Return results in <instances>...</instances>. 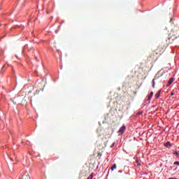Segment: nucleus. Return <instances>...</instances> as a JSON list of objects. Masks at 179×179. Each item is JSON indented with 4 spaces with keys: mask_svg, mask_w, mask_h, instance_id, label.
<instances>
[{
    "mask_svg": "<svg viewBox=\"0 0 179 179\" xmlns=\"http://www.w3.org/2000/svg\"><path fill=\"white\" fill-rule=\"evenodd\" d=\"M164 51V48H163V45H159L156 50V54H162Z\"/></svg>",
    "mask_w": 179,
    "mask_h": 179,
    "instance_id": "obj_1",
    "label": "nucleus"
},
{
    "mask_svg": "<svg viewBox=\"0 0 179 179\" xmlns=\"http://www.w3.org/2000/svg\"><path fill=\"white\" fill-rule=\"evenodd\" d=\"M176 36H177V31L171 30L169 34V37L168 38V40H171L172 37H176Z\"/></svg>",
    "mask_w": 179,
    "mask_h": 179,
    "instance_id": "obj_2",
    "label": "nucleus"
},
{
    "mask_svg": "<svg viewBox=\"0 0 179 179\" xmlns=\"http://www.w3.org/2000/svg\"><path fill=\"white\" fill-rule=\"evenodd\" d=\"M21 179H30V176L26 173L22 176Z\"/></svg>",
    "mask_w": 179,
    "mask_h": 179,
    "instance_id": "obj_3",
    "label": "nucleus"
},
{
    "mask_svg": "<svg viewBox=\"0 0 179 179\" xmlns=\"http://www.w3.org/2000/svg\"><path fill=\"white\" fill-rule=\"evenodd\" d=\"M125 129H126L125 126H122V127H120V129H119V133H120V134H124Z\"/></svg>",
    "mask_w": 179,
    "mask_h": 179,
    "instance_id": "obj_4",
    "label": "nucleus"
},
{
    "mask_svg": "<svg viewBox=\"0 0 179 179\" xmlns=\"http://www.w3.org/2000/svg\"><path fill=\"white\" fill-rule=\"evenodd\" d=\"M173 82H174V78H170V80L168 81L167 86H170V85H171V83H173Z\"/></svg>",
    "mask_w": 179,
    "mask_h": 179,
    "instance_id": "obj_5",
    "label": "nucleus"
},
{
    "mask_svg": "<svg viewBox=\"0 0 179 179\" xmlns=\"http://www.w3.org/2000/svg\"><path fill=\"white\" fill-rule=\"evenodd\" d=\"M165 148H171V143H170V141H168L166 143L164 144Z\"/></svg>",
    "mask_w": 179,
    "mask_h": 179,
    "instance_id": "obj_6",
    "label": "nucleus"
},
{
    "mask_svg": "<svg viewBox=\"0 0 179 179\" xmlns=\"http://www.w3.org/2000/svg\"><path fill=\"white\" fill-rule=\"evenodd\" d=\"M152 97H153V92H151L150 94L148 95V100H152Z\"/></svg>",
    "mask_w": 179,
    "mask_h": 179,
    "instance_id": "obj_7",
    "label": "nucleus"
},
{
    "mask_svg": "<svg viewBox=\"0 0 179 179\" xmlns=\"http://www.w3.org/2000/svg\"><path fill=\"white\" fill-rule=\"evenodd\" d=\"M160 93H161V91H159V92L155 94V99H159V97H160Z\"/></svg>",
    "mask_w": 179,
    "mask_h": 179,
    "instance_id": "obj_8",
    "label": "nucleus"
},
{
    "mask_svg": "<svg viewBox=\"0 0 179 179\" xmlns=\"http://www.w3.org/2000/svg\"><path fill=\"white\" fill-rule=\"evenodd\" d=\"M115 169H117V164H114L113 166L111 167L110 170H112V171H114Z\"/></svg>",
    "mask_w": 179,
    "mask_h": 179,
    "instance_id": "obj_9",
    "label": "nucleus"
},
{
    "mask_svg": "<svg viewBox=\"0 0 179 179\" xmlns=\"http://www.w3.org/2000/svg\"><path fill=\"white\" fill-rule=\"evenodd\" d=\"M155 78L152 80V87L153 89H155Z\"/></svg>",
    "mask_w": 179,
    "mask_h": 179,
    "instance_id": "obj_10",
    "label": "nucleus"
},
{
    "mask_svg": "<svg viewBox=\"0 0 179 179\" xmlns=\"http://www.w3.org/2000/svg\"><path fill=\"white\" fill-rule=\"evenodd\" d=\"M87 179H93V175H90Z\"/></svg>",
    "mask_w": 179,
    "mask_h": 179,
    "instance_id": "obj_11",
    "label": "nucleus"
},
{
    "mask_svg": "<svg viewBox=\"0 0 179 179\" xmlns=\"http://www.w3.org/2000/svg\"><path fill=\"white\" fill-rule=\"evenodd\" d=\"M174 164H176V166H179V162H175Z\"/></svg>",
    "mask_w": 179,
    "mask_h": 179,
    "instance_id": "obj_12",
    "label": "nucleus"
},
{
    "mask_svg": "<svg viewBox=\"0 0 179 179\" xmlns=\"http://www.w3.org/2000/svg\"><path fill=\"white\" fill-rule=\"evenodd\" d=\"M98 157H101V152L98 153Z\"/></svg>",
    "mask_w": 179,
    "mask_h": 179,
    "instance_id": "obj_13",
    "label": "nucleus"
},
{
    "mask_svg": "<svg viewBox=\"0 0 179 179\" xmlns=\"http://www.w3.org/2000/svg\"><path fill=\"white\" fill-rule=\"evenodd\" d=\"M174 155H178V152L176 151V152H174Z\"/></svg>",
    "mask_w": 179,
    "mask_h": 179,
    "instance_id": "obj_14",
    "label": "nucleus"
},
{
    "mask_svg": "<svg viewBox=\"0 0 179 179\" xmlns=\"http://www.w3.org/2000/svg\"><path fill=\"white\" fill-rule=\"evenodd\" d=\"M171 96H173L174 95V92H171Z\"/></svg>",
    "mask_w": 179,
    "mask_h": 179,
    "instance_id": "obj_15",
    "label": "nucleus"
},
{
    "mask_svg": "<svg viewBox=\"0 0 179 179\" xmlns=\"http://www.w3.org/2000/svg\"><path fill=\"white\" fill-rule=\"evenodd\" d=\"M11 162H13V159L10 158Z\"/></svg>",
    "mask_w": 179,
    "mask_h": 179,
    "instance_id": "obj_16",
    "label": "nucleus"
},
{
    "mask_svg": "<svg viewBox=\"0 0 179 179\" xmlns=\"http://www.w3.org/2000/svg\"><path fill=\"white\" fill-rule=\"evenodd\" d=\"M173 21V18H171V22H172Z\"/></svg>",
    "mask_w": 179,
    "mask_h": 179,
    "instance_id": "obj_17",
    "label": "nucleus"
},
{
    "mask_svg": "<svg viewBox=\"0 0 179 179\" xmlns=\"http://www.w3.org/2000/svg\"><path fill=\"white\" fill-rule=\"evenodd\" d=\"M14 104H16V102L13 101Z\"/></svg>",
    "mask_w": 179,
    "mask_h": 179,
    "instance_id": "obj_18",
    "label": "nucleus"
},
{
    "mask_svg": "<svg viewBox=\"0 0 179 179\" xmlns=\"http://www.w3.org/2000/svg\"><path fill=\"white\" fill-rule=\"evenodd\" d=\"M169 43H173V41H171V42H169Z\"/></svg>",
    "mask_w": 179,
    "mask_h": 179,
    "instance_id": "obj_19",
    "label": "nucleus"
},
{
    "mask_svg": "<svg viewBox=\"0 0 179 179\" xmlns=\"http://www.w3.org/2000/svg\"><path fill=\"white\" fill-rule=\"evenodd\" d=\"M175 170H177V168H176V169H175Z\"/></svg>",
    "mask_w": 179,
    "mask_h": 179,
    "instance_id": "obj_20",
    "label": "nucleus"
},
{
    "mask_svg": "<svg viewBox=\"0 0 179 179\" xmlns=\"http://www.w3.org/2000/svg\"><path fill=\"white\" fill-rule=\"evenodd\" d=\"M178 152V155H179V151Z\"/></svg>",
    "mask_w": 179,
    "mask_h": 179,
    "instance_id": "obj_21",
    "label": "nucleus"
}]
</instances>
